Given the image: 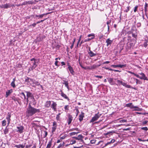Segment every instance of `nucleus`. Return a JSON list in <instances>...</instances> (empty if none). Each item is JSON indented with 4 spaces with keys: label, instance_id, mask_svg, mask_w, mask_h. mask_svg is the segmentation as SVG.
Wrapping results in <instances>:
<instances>
[{
    "label": "nucleus",
    "instance_id": "obj_10",
    "mask_svg": "<svg viewBox=\"0 0 148 148\" xmlns=\"http://www.w3.org/2000/svg\"><path fill=\"white\" fill-rule=\"evenodd\" d=\"M73 117L70 114L68 115V119H67L68 124L70 125L73 119Z\"/></svg>",
    "mask_w": 148,
    "mask_h": 148
},
{
    "label": "nucleus",
    "instance_id": "obj_4",
    "mask_svg": "<svg viewBox=\"0 0 148 148\" xmlns=\"http://www.w3.org/2000/svg\"><path fill=\"white\" fill-rule=\"evenodd\" d=\"M107 79L108 82L111 85H117L115 81L116 80V78H113L110 77L107 78Z\"/></svg>",
    "mask_w": 148,
    "mask_h": 148
},
{
    "label": "nucleus",
    "instance_id": "obj_50",
    "mask_svg": "<svg viewBox=\"0 0 148 148\" xmlns=\"http://www.w3.org/2000/svg\"><path fill=\"white\" fill-rule=\"evenodd\" d=\"M88 37L92 36V37H93L94 38H95V35L93 34H89L88 35Z\"/></svg>",
    "mask_w": 148,
    "mask_h": 148
},
{
    "label": "nucleus",
    "instance_id": "obj_28",
    "mask_svg": "<svg viewBox=\"0 0 148 148\" xmlns=\"http://www.w3.org/2000/svg\"><path fill=\"white\" fill-rule=\"evenodd\" d=\"M136 80V78L134 77H132L130 79V80L129 82L130 83L133 84L135 82Z\"/></svg>",
    "mask_w": 148,
    "mask_h": 148
},
{
    "label": "nucleus",
    "instance_id": "obj_32",
    "mask_svg": "<svg viewBox=\"0 0 148 148\" xmlns=\"http://www.w3.org/2000/svg\"><path fill=\"white\" fill-rule=\"evenodd\" d=\"M118 67H120L122 68L123 67H125L126 66V64H118Z\"/></svg>",
    "mask_w": 148,
    "mask_h": 148
},
{
    "label": "nucleus",
    "instance_id": "obj_11",
    "mask_svg": "<svg viewBox=\"0 0 148 148\" xmlns=\"http://www.w3.org/2000/svg\"><path fill=\"white\" fill-rule=\"evenodd\" d=\"M11 117V113L8 112V113L7 114V116L6 118V119L7 120V122H8V126L10 123L11 121V119L10 118Z\"/></svg>",
    "mask_w": 148,
    "mask_h": 148
},
{
    "label": "nucleus",
    "instance_id": "obj_7",
    "mask_svg": "<svg viewBox=\"0 0 148 148\" xmlns=\"http://www.w3.org/2000/svg\"><path fill=\"white\" fill-rule=\"evenodd\" d=\"M38 1H36V0L34 1H25L21 5H27L35 4L36 3V2H38Z\"/></svg>",
    "mask_w": 148,
    "mask_h": 148
},
{
    "label": "nucleus",
    "instance_id": "obj_13",
    "mask_svg": "<svg viewBox=\"0 0 148 148\" xmlns=\"http://www.w3.org/2000/svg\"><path fill=\"white\" fill-rule=\"evenodd\" d=\"M52 103L51 105V107L53 109V110L54 111H56V107L57 104L56 102L53 101H52Z\"/></svg>",
    "mask_w": 148,
    "mask_h": 148
},
{
    "label": "nucleus",
    "instance_id": "obj_34",
    "mask_svg": "<svg viewBox=\"0 0 148 148\" xmlns=\"http://www.w3.org/2000/svg\"><path fill=\"white\" fill-rule=\"evenodd\" d=\"M69 105H66L64 106V108L66 112L69 110Z\"/></svg>",
    "mask_w": 148,
    "mask_h": 148
},
{
    "label": "nucleus",
    "instance_id": "obj_16",
    "mask_svg": "<svg viewBox=\"0 0 148 148\" xmlns=\"http://www.w3.org/2000/svg\"><path fill=\"white\" fill-rule=\"evenodd\" d=\"M115 141V140L114 139H112L110 141L106 143H105V147H106L108 145H110L111 144L114 143Z\"/></svg>",
    "mask_w": 148,
    "mask_h": 148
},
{
    "label": "nucleus",
    "instance_id": "obj_57",
    "mask_svg": "<svg viewBox=\"0 0 148 148\" xmlns=\"http://www.w3.org/2000/svg\"><path fill=\"white\" fill-rule=\"evenodd\" d=\"M95 77L97 78H102L103 76H99V75H95L94 76Z\"/></svg>",
    "mask_w": 148,
    "mask_h": 148
},
{
    "label": "nucleus",
    "instance_id": "obj_44",
    "mask_svg": "<svg viewBox=\"0 0 148 148\" xmlns=\"http://www.w3.org/2000/svg\"><path fill=\"white\" fill-rule=\"evenodd\" d=\"M147 40H145V42H144L143 44L144 46L145 47H146L147 46Z\"/></svg>",
    "mask_w": 148,
    "mask_h": 148
},
{
    "label": "nucleus",
    "instance_id": "obj_19",
    "mask_svg": "<svg viewBox=\"0 0 148 148\" xmlns=\"http://www.w3.org/2000/svg\"><path fill=\"white\" fill-rule=\"evenodd\" d=\"M121 85H122L123 86H124L125 87L127 88H134L131 86L127 84L126 83H125V82H123Z\"/></svg>",
    "mask_w": 148,
    "mask_h": 148
},
{
    "label": "nucleus",
    "instance_id": "obj_23",
    "mask_svg": "<svg viewBox=\"0 0 148 148\" xmlns=\"http://www.w3.org/2000/svg\"><path fill=\"white\" fill-rule=\"evenodd\" d=\"M84 114L83 112H81V114L79 116V120L80 122L82 121L83 118L84 117Z\"/></svg>",
    "mask_w": 148,
    "mask_h": 148
},
{
    "label": "nucleus",
    "instance_id": "obj_29",
    "mask_svg": "<svg viewBox=\"0 0 148 148\" xmlns=\"http://www.w3.org/2000/svg\"><path fill=\"white\" fill-rule=\"evenodd\" d=\"M52 140L49 141L47 145L46 148H50L52 145Z\"/></svg>",
    "mask_w": 148,
    "mask_h": 148
},
{
    "label": "nucleus",
    "instance_id": "obj_46",
    "mask_svg": "<svg viewBox=\"0 0 148 148\" xmlns=\"http://www.w3.org/2000/svg\"><path fill=\"white\" fill-rule=\"evenodd\" d=\"M56 129V127H52V130H51L52 132V133H53V132H54L55 131Z\"/></svg>",
    "mask_w": 148,
    "mask_h": 148
},
{
    "label": "nucleus",
    "instance_id": "obj_17",
    "mask_svg": "<svg viewBox=\"0 0 148 148\" xmlns=\"http://www.w3.org/2000/svg\"><path fill=\"white\" fill-rule=\"evenodd\" d=\"M17 128L18 130V132H19L20 133H21L23 132V130L24 129V127L22 126H20L19 127H17Z\"/></svg>",
    "mask_w": 148,
    "mask_h": 148
},
{
    "label": "nucleus",
    "instance_id": "obj_59",
    "mask_svg": "<svg viewBox=\"0 0 148 148\" xmlns=\"http://www.w3.org/2000/svg\"><path fill=\"white\" fill-rule=\"evenodd\" d=\"M44 133H45V135H44V138H45L47 136V132H46V131H44Z\"/></svg>",
    "mask_w": 148,
    "mask_h": 148
},
{
    "label": "nucleus",
    "instance_id": "obj_42",
    "mask_svg": "<svg viewBox=\"0 0 148 148\" xmlns=\"http://www.w3.org/2000/svg\"><path fill=\"white\" fill-rule=\"evenodd\" d=\"M136 79V82H136V84H141V82L138 79Z\"/></svg>",
    "mask_w": 148,
    "mask_h": 148
},
{
    "label": "nucleus",
    "instance_id": "obj_35",
    "mask_svg": "<svg viewBox=\"0 0 148 148\" xmlns=\"http://www.w3.org/2000/svg\"><path fill=\"white\" fill-rule=\"evenodd\" d=\"M20 95L23 97H21V98L22 99H24L25 100L26 99V97L25 96V95L24 92H22L20 93Z\"/></svg>",
    "mask_w": 148,
    "mask_h": 148
},
{
    "label": "nucleus",
    "instance_id": "obj_8",
    "mask_svg": "<svg viewBox=\"0 0 148 148\" xmlns=\"http://www.w3.org/2000/svg\"><path fill=\"white\" fill-rule=\"evenodd\" d=\"M25 92L27 93V99L26 100L27 102L28 101V98H31V99H33V100H34V96L30 92L28 91H25Z\"/></svg>",
    "mask_w": 148,
    "mask_h": 148
},
{
    "label": "nucleus",
    "instance_id": "obj_33",
    "mask_svg": "<svg viewBox=\"0 0 148 148\" xmlns=\"http://www.w3.org/2000/svg\"><path fill=\"white\" fill-rule=\"evenodd\" d=\"M79 133V132H71V133L69 134H70V136H73V135H75L76 134H77L78 133Z\"/></svg>",
    "mask_w": 148,
    "mask_h": 148
},
{
    "label": "nucleus",
    "instance_id": "obj_60",
    "mask_svg": "<svg viewBox=\"0 0 148 148\" xmlns=\"http://www.w3.org/2000/svg\"><path fill=\"white\" fill-rule=\"evenodd\" d=\"M58 61H56L55 62V65H56V66H59V65H58Z\"/></svg>",
    "mask_w": 148,
    "mask_h": 148
},
{
    "label": "nucleus",
    "instance_id": "obj_58",
    "mask_svg": "<svg viewBox=\"0 0 148 148\" xmlns=\"http://www.w3.org/2000/svg\"><path fill=\"white\" fill-rule=\"evenodd\" d=\"M136 26L138 27H139L141 26V23H138L136 24Z\"/></svg>",
    "mask_w": 148,
    "mask_h": 148
},
{
    "label": "nucleus",
    "instance_id": "obj_14",
    "mask_svg": "<svg viewBox=\"0 0 148 148\" xmlns=\"http://www.w3.org/2000/svg\"><path fill=\"white\" fill-rule=\"evenodd\" d=\"M140 74L141 75V76L140 77V79H144V80H148L147 77L145 75L144 73H140Z\"/></svg>",
    "mask_w": 148,
    "mask_h": 148
},
{
    "label": "nucleus",
    "instance_id": "obj_6",
    "mask_svg": "<svg viewBox=\"0 0 148 148\" xmlns=\"http://www.w3.org/2000/svg\"><path fill=\"white\" fill-rule=\"evenodd\" d=\"M26 142H25L23 144H20L19 145H16L14 147L16 148H29V146L28 145H26Z\"/></svg>",
    "mask_w": 148,
    "mask_h": 148
},
{
    "label": "nucleus",
    "instance_id": "obj_43",
    "mask_svg": "<svg viewBox=\"0 0 148 148\" xmlns=\"http://www.w3.org/2000/svg\"><path fill=\"white\" fill-rule=\"evenodd\" d=\"M60 113H59L56 116V119L58 121H59L60 120Z\"/></svg>",
    "mask_w": 148,
    "mask_h": 148
},
{
    "label": "nucleus",
    "instance_id": "obj_3",
    "mask_svg": "<svg viewBox=\"0 0 148 148\" xmlns=\"http://www.w3.org/2000/svg\"><path fill=\"white\" fill-rule=\"evenodd\" d=\"M125 106L127 107H130L131 109H136L135 110L140 111L141 110V109H140L138 107L134 106L132 103L126 104Z\"/></svg>",
    "mask_w": 148,
    "mask_h": 148
},
{
    "label": "nucleus",
    "instance_id": "obj_20",
    "mask_svg": "<svg viewBox=\"0 0 148 148\" xmlns=\"http://www.w3.org/2000/svg\"><path fill=\"white\" fill-rule=\"evenodd\" d=\"M112 40H110L109 38L107 39L106 41L107 43V46H108L109 45H111L112 42Z\"/></svg>",
    "mask_w": 148,
    "mask_h": 148
},
{
    "label": "nucleus",
    "instance_id": "obj_64",
    "mask_svg": "<svg viewBox=\"0 0 148 148\" xmlns=\"http://www.w3.org/2000/svg\"><path fill=\"white\" fill-rule=\"evenodd\" d=\"M134 75L136 76L137 77L140 78V77L139 75L135 73H134Z\"/></svg>",
    "mask_w": 148,
    "mask_h": 148
},
{
    "label": "nucleus",
    "instance_id": "obj_45",
    "mask_svg": "<svg viewBox=\"0 0 148 148\" xmlns=\"http://www.w3.org/2000/svg\"><path fill=\"white\" fill-rule=\"evenodd\" d=\"M49 13H47L46 14H43L40 15H39V17L40 18H42L44 15L48 14Z\"/></svg>",
    "mask_w": 148,
    "mask_h": 148
},
{
    "label": "nucleus",
    "instance_id": "obj_53",
    "mask_svg": "<svg viewBox=\"0 0 148 148\" xmlns=\"http://www.w3.org/2000/svg\"><path fill=\"white\" fill-rule=\"evenodd\" d=\"M132 37L134 38H136L137 37V35L136 34H135L134 33H132Z\"/></svg>",
    "mask_w": 148,
    "mask_h": 148
},
{
    "label": "nucleus",
    "instance_id": "obj_52",
    "mask_svg": "<svg viewBox=\"0 0 148 148\" xmlns=\"http://www.w3.org/2000/svg\"><path fill=\"white\" fill-rule=\"evenodd\" d=\"M147 122L148 121H144L142 122V125H144L145 124H146Z\"/></svg>",
    "mask_w": 148,
    "mask_h": 148
},
{
    "label": "nucleus",
    "instance_id": "obj_12",
    "mask_svg": "<svg viewBox=\"0 0 148 148\" xmlns=\"http://www.w3.org/2000/svg\"><path fill=\"white\" fill-rule=\"evenodd\" d=\"M25 81L27 83H30L31 82H32V84L34 83V80L28 77H27L25 78Z\"/></svg>",
    "mask_w": 148,
    "mask_h": 148
},
{
    "label": "nucleus",
    "instance_id": "obj_39",
    "mask_svg": "<svg viewBox=\"0 0 148 148\" xmlns=\"http://www.w3.org/2000/svg\"><path fill=\"white\" fill-rule=\"evenodd\" d=\"M74 130L77 131H78V132H79V130L78 128H77L71 129L70 130V131H73Z\"/></svg>",
    "mask_w": 148,
    "mask_h": 148
},
{
    "label": "nucleus",
    "instance_id": "obj_9",
    "mask_svg": "<svg viewBox=\"0 0 148 148\" xmlns=\"http://www.w3.org/2000/svg\"><path fill=\"white\" fill-rule=\"evenodd\" d=\"M101 64L97 65L94 64L91 66H87L86 68V69L89 70H93L95 69L97 67L99 66Z\"/></svg>",
    "mask_w": 148,
    "mask_h": 148
},
{
    "label": "nucleus",
    "instance_id": "obj_54",
    "mask_svg": "<svg viewBox=\"0 0 148 148\" xmlns=\"http://www.w3.org/2000/svg\"><path fill=\"white\" fill-rule=\"evenodd\" d=\"M127 120L125 119H122L120 121V122L121 123H123L124 122H127Z\"/></svg>",
    "mask_w": 148,
    "mask_h": 148
},
{
    "label": "nucleus",
    "instance_id": "obj_18",
    "mask_svg": "<svg viewBox=\"0 0 148 148\" xmlns=\"http://www.w3.org/2000/svg\"><path fill=\"white\" fill-rule=\"evenodd\" d=\"M60 92H61L60 95L62 97H64V98H65V99H67L68 100H69V98L65 94H64L63 93V92H62V90H61L60 91Z\"/></svg>",
    "mask_w": 148,
    "mask_h": 148
},
{
    "label": "nucleus",
    "instance_id": "obj_5",
    "mask_svg": "<svg viewBox=\"0 0 148 148\" xmlns=\"http://www.w3.org/2000/svg\"><path fill=\"white\" fill-rule=\"evenodd\" d=\"M101 114H99V112L96 114L95 116H93L90 121V123H93L94 121H97L101 115Z\"/></svg>",
    "mask_w": 148,
    "mask_h": 148
},
{
    "label": "nucleus",
    "instance_id": "obj_36",
    "mask_svg": "<svg viewBox=\"0 0 148 148\" xmlns=\"http://www.w3.org/2000/svg\"><path fill=\"white\" fill-rule=\"evenodd\" d=\"M117 80V85H120V84H122V83H123V81H121L118 79H116Z\"/></svg>",
    "mask_w": 148,
    "mask_h": 148
},
{
    "label": "nucleus",
    "instance_id": "obj_56",
    "mask_svg": "<svg viewBox=\"0 0 148 148\" xmlns=\"http://www.w3.org/2000/svg\"><path fill=\"white\" fill-rule=\"evenodd\" d=\"M57 127V123H56L54 122L53 123V127Z\"/></svg>",
    "mask_w": 148,
    "mask_h": 148
},
{
    "label": "nucleus",
    "instance_id": "obj_40",
    "mask_svg": "<svg viewBox=\"0 0 148 148\" xmlns=\"http://www.w3.org/2000/svg\"><path fill=\"white\" fill-rule=\"evenodd\" d=\"M64 83H63L65 85V86L66 87H68V86H69V83L68 81H64Z\"/></svg>",
    "mask_w": 148,
    "mask_h": 148
},
{
    "label": "nucleus",
    "instance_id": "obj_37",
    "mask_svg": "<svg viewBox=\"0 0 148 148\" xmlns=\"http://www.w3.org/2000/svg\"><path fill=\"white\" fill-rule=\"evenodd\" d=\"M82 37V35H81L80 36V37H79V39L78 41V42H77V47H78V45H79V43L80 42V41L81 40V38Z\"/></svg>",
    "mask_w": 148,
    "mask_h": 148
},
{
    "label": "nucleus",
    "instance_id": "obj_48",
    "mask_svg": "<svg viewBox=\"0 0 148 148\" xmlns=\"http://www.w3.org/2000/svg\"><path fill=\"white\" fill-rule=\"evenodd\" d=\"M138 7V6L137 5H136V6L134 7V12H136Z\"/></svg>",
    "mask_w": 148,
    "mask_h": 148
},
{
    "label": "nucleus",
    "instance_id": "obj_15",
    "mask_svg": "<svg viewBox=\"0 0 148 148\" xmlns=\"http://www.w3.org/2000/svg\"><path fill=\"white\" fill-rule=\"evenodd\" d=\"M75 139L80 140L81 141H83V138H84L83 136L81 135H79L77 137H74Z\"/></svg>",
    "mask_w": 148,
    "mask_h": 148
},
{
    "label": "nucleus",
    "instance_id": "obj_21",
    "mask_svg": "<svg viewBox=\"0 0 148 148\" xmlns=\"http://www.w3.org/2000/svg\"><path fill=\"white\" fill-rule=\"evenodd\" d=\"M10 3H6L5 4L1 6V8H8L10 7Z\"/></svg>",
    "mask_w": 148,
    "mask_h": 148
},
{
    "label": "nucleus",
    "instance_id": "obj_31",
    "mask_svg": "<svg viewBox=\"0 0 148 148\" xmlns=\"http://www.w3.org/2000/svg\"><path fill=\"white\" fill-rule=\"evenodd\" d=\"M9 132V128H8L7 127H6L4 130V134H6L8 133Z\"/></svg>",
    "mask_w": 148,
    "mask_h": 148
},
{
    "label": "nucleus",
    "instance_id": "obj_22",
    "mask_svg": "<svg viewBox=\"0 0 148 148\" xmlns=\"http://www.w3.org/2000/svg\"><path fill=\"white\" fill-rule=\"evenodd\" d=\"M13 92L12 89H10L7 90L6 92L5 97H7Z\"/></svg>",
    "mask_w": 148,
    "mask_h": 148
},
{
    "label": "nucleus",
    "instance_id": "obj_24",
    "mask_svg": "<svg viewBox=\"0 0 148 148\" xmlns=\"http://www.w3.org/2000/svg\"><path fill=\"white\" fill-rule=\"evenodd\" d=\"M51 101H47L45 104V107L48 108L51 105Z\"/></svg>",
    "mask_w": 148,
    "mask_h": 148
},
{
    "label": "nucleus",
    "instance_id": "obj_41",
    "mask_svg": "<svg viewBox=\"0 0 148 148\" xmlns=\"http://www.w3.org/2000/svg\"><path fill=\"white\" fill-rule=\"evenodd\" d=\"M112 133H115V132H114V131L108 132L107 133H106L105 135H108L109 134H110L111 135H112Z\"/></svg>",
    "mask_w": 148,
    "mask_h": 148
},
{
    "label": "nucleus",
    "instance_id": "obj_61",
    "mask_svg": "<svg viewBox=\"0 0 148 148\" xmlns=\"http://www.w3.org/2000/svg\"><path fill=\"white\" fill-rule=\"evenodd\" d=\"M111 66L113 67L114 68L118 67V65H112Z\"/></svg>",
    "mask_w": 148,
    "mask_h": 148
},
{
    "label": "nucleus",
    "instance_id": "obj_1",
    "mask_svg": "<svg viewBox=\"0 0 148 148\" xmlns=\"http://www.w3.org/2000/svg\"><path fill=\"white\" fill-rule=\"evenodd\" d=\"M40 112V110L37 109L32 107L31 105H29L28 108H27L26 111L27 116L29 117L31 116L35 113Z\"/></svg>",
    "mask_w": 148,
    "mask_h": 148
},
{
    "label": "nucleus",
    "instance_id": "obj_62",
    "mask_svg": "<svg viewBox=\"0 0 148 148\" xmlns=\"http://www.w3.org/2000/svg\"><path fill=\"white\" fill-rule=\"evenodd\" d=\"M71 142H72V143H71L70 144L71 145H73V144H75L76 143V141L75 140L72 141Z\"/></svg>",
    "mask_w": 148,
    "mask_h": 148
},
{
    "label": "nucleus",
    "instance_id": "obj_49",
    "mask_svg": "<svg viewBox=\"0 0 148 148\" xmlns=\"http://www.w3.org/2000/svg\"><path fill=\"white\" fill-rule=\"evenodd\" d=\"M96 140L95 139H93L92 140H90V143L92 144H95L96 142Z\"/></svg>",
    "mask_w": 148,
    "mask_h": 148
},
{
    "label": "nucleus",
    "instance_id": "obj_38",
    "mask_svg": "<svg viewBox=\"0 0 148 148\" xmlns=\"http://www.w3.org/2000/svg\"><path fill=\"white\" fill-rule=\"evenodd\" d=\"M6 121L5 120H4L2 121V124L3 126H5L6 125Z\"/></svg>",
    "mask_w": 148,
    "mask_h": 148
},
{
    "label": "nucleus",
    "instance_id": "obj_26",
    "mask_svg": "<svg viewBox=\"0 0 148 148\" xmlns=\"http://www.w3.org/2000/svg\"><path fill=\"white\" fill-rule=\"evenodd\" d=\"M16 80L15 78H14L13 79V81L11 83V86L13 88H14L16 87V85L15 84V82Z\"/></svg>",
    "mask_w": 148,
    "mask_h": 148
},
{
    "label": "nucleus",
    "instance_id": "obj_51",
    "mask_svg": "<svg viewBox=\"0 0 148 148\" xmlns=\"http://www.w3.org/2000/svg\"><path fill=\"white\" fill-rule=\"evenodd\" d=\"M130 7L129 6L127 7V9L125 10V12H127L130 10Z\"/></svg>",
    "mask_w": 148,
    "mask_h": 148
},
{
    "label": "nucleus",
    "instance_id": "obj_55",
    "mask_svg": "<svg viewBox=\"0 0 148 148\" xmlns=\"http://www.w3.org/2000/svg\"><path fill=\"white\" fill-rule=\"evenodd\" d=\"M110 21H108L107 22V24L108 25V31L109 29V24L110 23Z\"/></svg>",
    "mask_w": 148,
    "mask_h": 148
},
{
    "label": "nucleus",
    "instance_id": "obj_47",
    "mask_svg": "<svg viewBox=\"0 0 148 148\" xmlns=\"http://www.w3.org/2000/svg\"><path fill=\"white\" fill-rule=\"evenodd\" d=\"M141 129L144 130L146 131L148 130V129L147 127H142L141 128Z\"/></svg>",
    "mask_w": 148,
    "mask_h": 148
},
{
    "label": "nucleus",
    "instance_id": "obj_63",
    "mask_svg": "<svg viewBox=\"0 0 148 148\" xmlns=\"http://www.w3.org/2000/svg\"><path fill=\"white\" fill-rule=\"evenodd\" d=\"M34 84H35L37 85H40V83L38 82H34Z\"/></svg>",
    "mask_w": 148,
    "mask_h": 148
},
{
    "label": "nucleus",
    "instance_id": "obj_27",
    "mask_svg": "<svg viewBox=\"0 0 148 148\" xmlns=\"http://www.w3.org/2000/svg\"><path fill=\"white\" fill-rule=\"evenodd\" d=\"M69 70V71L70 73L73 75H74V71L72 68V67H69L68 68Z\"/></svg>",
    "mask_w": 148,
    "mask_h": 148
},
{
    "label": "nucleus",
    "instance_id": "obj_25",
    "mask_svg": "<svg viewBox=\"0 0 148 148\" xmlns=\"http://www.w3.org/2000/svg\"><path fill=\"white\" fill-rule=\"evenodd\" d=\"M88 53L90 57H92L95 56L97 55L96 53H94L92 51H90L88 52Z\"/></svg>",
    "mask_w": 148,
    "mask_h": 148
},
{
    "label": "nucleus",
    "instance_id": "obj_30",
    "mask_svg": "<svg viewBox=\"0 0 148 148\" xmlns=\"http://www.w3.org/2000/svg\"><path fill=\"white\" fill-rule=\"evenodd\" d=\"M75 110L76 111V116H77L78 115V114L79 113V111L77 107H75V109L74 110V111Z\"/></svg>",
    "mask_w": 148,
    "mask_h": 148
},
{
    "label": "nucleus",
    "instance_id": "obj_2",
    "mask_svg": "<svg viewBox=\"0 0 148 148\" xmlns=\"http://www.w3.org/2000/svg\"><path fill=\"white\" fill-rule=\"evenodd\" d=\"M30 60L32 62V63L33 64L31 67V69L33 70L37 66L39 60L34 58H33L31 59Z\"/></svg>",
    "mask_w": 148,
    "mask_h": 148
}]
</instances>
